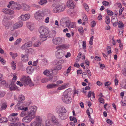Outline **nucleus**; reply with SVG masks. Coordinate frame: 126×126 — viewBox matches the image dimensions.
Wrapping results in <instances>:
<instances>
[{
	"instance_id": "1",
	"label": "nucleus",
	"mask_w": 126,
	"mask_h": 126,
	"mask_svg": "<svg viewBox=\"0 0 126 126\" xmlns=\"http://www.w3.org/2000/svg\"><path fill=\"white\" fill-rule=\"evenodd\" d=\"M39 33L41 35L40 36V40L43 42L47 40V37H48L49 32V29L42 26L39 28Z\"/></svg>"
},
{
	"instance_id": "2",
	"label": "nucleus",
	"mask_w": 126,
	"mask_h": 126,
	"mask_svg": "<svg viewBox=\"0 0 126 126\" xmlns=\"http://www.w3.org/2000/svg\"><path fill=\"white\" fill-rule=\"evenodd\" d=\"M71 94L72 91L70 89H67L65 90L63 93L62 97L63 102L66 104L70 103L72 100L71 97Z\"/></svg>"
},
{
	"instance_id": "3",
	"label": "nucleus",
	"mask_w": 126,
	"mask_h": 126,
	"mask_svg": "<svg viewBox=\"0 0 126 126\" xmlns=\"http://www.w3.org/2000/svg\"><path fill=\"white\" fill-rule=\"evenodd\" d=\"M21 80L22 81L25 86L29 85L30 86H32L34 85L32 82L30 77L28 76L27 77L25 76L23 77L21 79Z\"/></svg>"
},
{
	"instance_id": "4",
	"label": "nucleus",
	"mask_w": 126,
	"mask_h": 126,
	"mask_svg": "<svg viewBox=\"0 0 126 126\" xmlns=\"http://www.w3.org/2000/svg\"><path fill=\"white\" fill-rule=\"evenodd\" d=\"M30 110L28 111L27 115L32 119L35 116L37 107L35 106H32L30 108Z\"/></svg>"
},
{
	"instance_id": "5",
	"label": "nucleus",
	"mask_w": 126,
	"mask_h": 126,
	"mask_svg": "<svg viewBox=\"0 0 126 126\" xmlns=\"http://www.w3.org/2000/svg\"><path fill=\"white\" fill-rule=\"evenodd\" d=\"M48 119H50L52 123L56 125L60 126L61 124L58 121V119L56 118L55 116L51 114H48Z\"/></svg>"
},
{
	"instance_id": "6",
	"label": "nucleus",
	"mask_w": 126,
	"mask_h": 126,
	"mask_svg": "<svg viewBox=\"0 0 126 126\" xmlns=\"http://www.w3.org/2000/svg\"><path fill=\"white\" fill-rule=\"evenodd\" d=\"M65 7V5L64 4H58L54 8L53 12L54 13L61 12L64 10Z\"/></svg>"
},
{
	"instance_id": "7",
	"label": "nucleus",
	"mask_w": 126,
	"mask_h": 126,
	"mask_svg": "<svg viewBox=\"0 0 126 126\" xmlns=\"http://www.w3.org/2000/svg\"><path fill=\"white\" fill-rule=\"evenodd\" d=\"M52 41L54 44L58 45L60 44L64 43L65 41V39L63 37H55L53 38Z\"/></svg>"
},
{
	"instance_id": "8",
	"label": "nucleus",
	"mask_w": 126,
	"mask_h": 126,
	"mask_svg": "<svg viewBox=\"0 0 126 126\" xmlns=\"http://www.w3.org/2000/svg\"><path fill=\"white\" fill-rule=\"evenodd\" d=\"M18 109L22 110H23L21 112L19 115V116L20 117H22L26 116H27L28 113V111H27L28 110L27 107H24L23 106H20L18 107Z\"/></svg>"
},
{
	"instance_id": "9",
	"label": "nucleus",
	"mask_w": 126,
	"mask_h": 126,
	"mask_svg": "<svg viewBox=\"0 0 126 126\" xmlns=\"http://www.w3.org/2000/svg\"><path fill=\"white\" fill-rule=\"evenodd\" d=\"M23 24L22 21H20L14 24L11 28V31H13L15 30L22 27Z\"/></svg>"
},
{
	"instance_id": "10",
	"label": "nucleus",
	"mask_w": 126,
	"mask_h": 126,
	"mask_svg": "<svg viewBox=\"0 0 126 126\" xmlns=\"http://www.w3.org/2000/svg\"><path fill=\"white\" fill-rule=\"evenodd\" d=\"M56 110L58 114L64 113H66V110L63 106H58L56 108Z\"/></svg>"
},
{
	"instance_id": "11",
	"label": "nucleus",
	"mask_w": 126,
	"mask_h": 126,
	"mask_svg": "<svg viewBox=\"0 0 126 126\" xmlns=\"http://www.w3.org/2000/svg\"><path fill=\"white\" fill-rule=\"evenodd\" d=\"M42 13L41 12H37L34 15L35 18L37 20H41L43 19V17L42 16Z\"/></svg>"
},
{
	"instance_id": "12",
	"label": "nucleus",
	"mask_w": 126,
	"mask_h": 126,
	"mask_svg": "<svg viewBox=\"0 0 126 126\" xmlns=\"http://www.w3.org/2000/svg\"><path fill=\"white\" fill-rule=\"evenodd\" d=\"M30 17V15L29 14H25L24 15H22L19 17V20H21L23 21H25L28 19Z\"/></svg>"
},
{
	"instance_id": "13",
	"label": "nucleus",
	"mask_w": 126,
	"mask_h": 126,
	"mask_svg": "<svg viewBox=\"0 0 126 126\" xmlns=\"http://www.w3.org/2000/svg\"><path fill=\"white\" fill-rule=\"evenodd\" d=\"M68 117V114L66 113H64L58 114L59 118L62 120H65Z\"/></svg>"
},
{
	"instance_id": "14",
	"label": "nucleus",
	"mask_w": 126,
	"mask_h": 126,
	"mask_svg": "<svg viewBox=\"0 0 126 126\" xmlns=\"http://www.w3.org/2000/svg\"><path fill=\"white\" fill-rule=\"evenodd\" d=\"M8 120L14 123L18 122L19 120V118L17 117L12 116L11 115L8 116Z\"/></svg>"
},
{
	"instance_id": "15",
	"label": "nucleus",
	"mask_w": 126,
	"mask_h": 126,
	"mask_svg": "<svg viewBox=\"0 0 126 126\" xmlns=\"http://www.w3.org/2000/svg\"><path fill=\"white\" fill-rule=\"evenodd\" d=\"M3 22V24L5 26V28L6 29H8L9 27L12 25V23L8 22L6 19H4Z\"/></svg>"
},
{
	"instance_id": "16",
	"label": "nucleus",
	"mask_w": 126,
	"mask_h": 126,
	"mask_svg": "<svg viewBox=\"0 0 126 126\" xmlns=\"http://www.w3.org/2000/svg\"><path fill=\"white\" fill-rule=\"evenodd\" d=\"M25 99V97L24 95L22 94L19 95L17 99V101L19 102V103L17 104V105L18 106H19L20 103H21Z\"/></svg>"
},
{
	"instance_id": "17",
	"label": "nucleus",
	"mask_w": 126,
	"mask_h": 126,
	"mask_svg": "<svg viewBox=\"0 0 126 126\" xmlns=\"http://www.w3.org/2000/svg\"><path fill=\"white\" fill-rule=\"evenodd\" d=\"M21 5L19 4L14 3L12 4L11 8L14 10H17L20 9Z\"/></svg>"
},
{
	"instance_id": "18",
	"label": "nucleus",
	"mask_w": 126,
	"mask_h": 126,
	"mask_svg": "<svg viewBox=\"0 0 126 126\" xmlns=\"http://www.w3.org/2000/svg\"><path fill=\"white\" fill-rule=\"evenodd\" d=\"M69 21L68 20H66L65 19H62L61 21L60 24L63 26H64L63 24H65L66 25V26H68L69 24Z\"/></svg>"
},
{
	"instance_id": "19",
	"label": "nucleus",
	"mask_w": 126,
	"mask_h": 126,
	"mask_svg": "<svg viewBox=\"0 0 126 126\" xmlns=\"http://www.w3.org/2000/svg\"><path fill=\"white\" fill-rule=\"evenodd\" d=\"M32 120L31 118L27 115L23 118L22 120L24 122L28 123L30 122Z\"/></svg>"
},
{
	"instance_id": "20",
	"label": "nucleus",
	"mask_w": 126,
	"mask_h": 126,
	"mask_svg": "<svg viewBox=\"0 0 126 126\" xmlns=\"http://www.w3.org/2000/svg\"><path fill=\"white\" fill-rule=\"evenodd\" d=\"M2 11L5 14H13L14 13L13 11L7 8H5L3 9Z\"/></svg>"
},
{
	"instance_id": "21",
	"label": "nucleus",
	"mask_w": 126,
	"mask_h": 126,
	"mask_svg": "<svg viewBox=\"0 0 126 126\" xmlns=\"http://www.w3.org/2000/svg\"><path fill=\"white\" fill-rule=\"evenodd\" d=\"M67 6L69 8H74V2L72 0H70L67 1Z\"/></svg>"
},
{
	"instance_id": "22",
	"label": "nucleus",
	"mask_w": 126,
	"mask_h": 126,
	"mask_svg": "<svg viewBox=\"0 0 126 126\" xmlns=\"http://www.w3.org/2000/svg\"><path fill=\"white\" fill-rule=\"evenodd\" d=\"M34 67L32 66H30L27 67L26 69L27 73L29 74H32L33 71Z\"/></svg>"
},
{
	"instance_id": "23",
	"label": "nucleus",
	"mask_w": 126,
	"mask_h": 126,
	"mask_svg": "<svg viewBox=\"0 0 126 126\" xmlns=\"http://www.w3.org/2000/svg\"><path fill=\"white\" fill-rule=\"evenodd\" d=\"M9 87L10 90L11 91L14 90L16 89L15 85L13 82H11L10 84L9 85Z\"/></svg>"
},
{
	"instance_id": "24",
	"label": "nucleus",
	"mask_w": 126,
	"mask_h": 126,
	"mask_svg": "<svg viewBox=\"0 0 126 126\" xmlns=\"http://www.w3.org/2000/svg\"><path fill=\"white\" fill-rule=\"evenodd\" d=\"M22 8L25 11H28L30 10V6L25 4H23Z\"/></svg>"
},
{
	"instance_id": "25",
	"label": "nucleus",
	"mask_w": 126,
	"mask_h": 126,
	"mask_svg": "<svg viewBox=\"0 0 126 126\" xmlns=\"http://www.w3.org/2000/svg\"><path fill=\"white\" fill-rule=\"evenodd\" d=\"M7 106V104L6 102H5L3 103L1 106L0 109V111L5 110Z\"/></svg>"
},
{
	"instance_id": "26",
	"label": "nucleus",
	"mask_w": 126,
	"mask_h": 126,
	"mask_svg": "<svg viewBox=\"0 0 126 126\" xmlns=\"http://www.w3.org/2000/svg\"><path fill=\"white\" fill-rule=\"evenodd\" d=\"M57 52L56 56L58 58H61L64 56V54L63 53L58 52V51Z\"/></svg>"
},
{
	"instance_id": "27",
	"label": "nucleus",
	"mask_w": 126,
	"mask_h": 126,
	"mask_svg": "<svg viewBox=\"0 0 126 126\" xmlns=\"http://www.w3.org/2000/svg\"><path fill=\"white\" fill-rule=\"evenodd\" d=\"M62 68V66L60 65H58L56 66L55 68H53V71H54V72H56V74L57 73V71L61 70Z\"/></svg>"
},
{
	"instance_id": "28",
	"label": "nucleus",
	"mask_w": 126,
	"mask_h": 126,
	"mask_svg": "<svg viewBox=\"0 0 126 126\" xmlns=\"http://www.w3.org/2000/svg\"><path fill=\"white\" fill-rule=\"evenodd\" d=\"M22 60L24 62H26L28 61L29 59L27 55H21Z\"/></svg>"
},
{
	"instance_id": "29",
	"label": "nucleus",
	"mask_w": 126,
	"mask_h": 126,
	"mask_svg": "<svg viewBox=\"0 0 126 126\" xmlns=\"http://www.w3.org/2000/svg\"><path fill=\"white\" fill-rule=\"evenodd\" d=\"M56 34V32L54 30L51 31L48 34V37L51 38L54 36Z\"/></svg>"
},
{
	"instance_id": "30",
	"label": "nucleus",
	"mask_w": 126,
	"mask_h": 126,
	"mask_svg": "<svg viewBox=\"0 0 126 126\" xmlns=\"http://www.w3.org/2000/svg\"><path fill=\"white\" fill-rule=\"evenodd\" d=\"M42 121V118L40 116H36V121H35L41 125Z\"/></svg>"
},
{
	"instance_id": "31",
	"label": "nucleus",
	"mask_w": 126,
	"mask_h": 126,
	"mask_svg": "<svg viewBox=\"0 0 126 126\" xmlns=\"http://www.w3.org/2000/svg\"><path fill=\"white\" fill-rule=\"evenodd\" d=\"M45 124L46 126H54L53 124H51L50 120L47 119L45 121Z\"/></svg>"
},
{
	"instance_id": "32",
	"label": "nucleus",
	"mask_w": 126,
	"mask_h": 126,
	"mask_svg": "<svg viewBox=\"0 0 126 126\" xmlns=\"http://www.w3.org/2000/svg\"><path fill=\"white\" fill-rule=\"evenodd\" d=\"M57 85V84L52 83L48 84L47 87L48 88H53L56 87Z\"/></svg>"
},
{
	"instance_id": "33",
	"label": "nucleus",
	"mask_w": 126,
	"mask_h": 126,
	"mask_svg": "<svg viewBox=\"0 0 126 126\" xmlns=\"http://www.w3.org/2000/svg\"><path fill=\"white\" fill-rule=\"evenodd\" d=\"M27 26L28 28L31 31H32L33 29V26L31 25V24L30 23H28L27 24Z\"/></svg>"
},
{
	"instance_id": "34",
	"label": "nucleus",
	"mask_w": 126,
	"mask_h": 126,
	"mask_svg": "<svg viewBox=\"0 0 126 126\" xmlns=\"http://www.w3.org/2000/svg\"><path fill=\"white\" fill-rule=\"evenodd\" d=\"M8 120V119L5 117L1 118L0 119V123H6L7 122Z\"/></svg>"
},
{
	"instance_id": "35",
	"label": "nucleus",
	"mask_w": 126,
	"mask_h": 126,
	"mask_svg": "<svg viewBox=\"0 0 126 126\" xmlns=\"http://www.w3.org/2000/svg\"><path fill=\"white\" fill-rule=\"evenodd\" d=\"M30 126H41V125L37 122L34 121L31 123Z\"/></svg>"
},
{
	"instance_id": "36",
	"label": "nucleus",
	"mask_w": 126,
	"mask_h": 126,
	"mask_svg": "<svg viewBox=\"0 0 126 126\" xmlns=\"http://www.w3.org/2000/svg\"><path fill=\"white\" fill-rule=\"evenodd\" d=\"M61 61H59L57 60L54 61L53 63V64L55 65H59L61 64Z\"/></svg>"
},
{
	"instance_id": "37",
	"label": "nucleus",
	"mask_w": 126,
	"mask_h": 126,
	"mask_svg": "<svg viewBox=\"0 0 126 126\" xmlns=\"http://www.w3.org/2000/svg\"><path fill=\"white\" fill-rule=\"evenodd\" d=\"M47 2L46 0H40L39 1L38 3L41 5H43L46 4Z\"/></svg>"
},
{
	"instance_id": "38",
	"label": "nucleus",
	"mask_w": 126,
	"mask_h": 126,
	"mask_svg": "<svg viewBox=\"0 0 126 126\" xmlns=\"http://www.w3.org/2000/svg\"><path fill=\"white\" fill-rule=\"evenodd\" d=\"M42 41H41L40 40V41L39 42H35L34 43V47H38L39 46L41 45V44Z\"/></svg>"
},
{
	"instance_id": "39",
	"label": "nucleus",
	"mask_w": 126,
	"mask_h": 126,
	"mask_svg": "<svg viewBox=\"0 0 126 126\" xmlns=\"http://www.w3.org/2000/svg\"><path fill=\"white\" fill-rule=\"evenodd\" d=\"M106 23L107 24H109L110 22V20L109 16H106Z\"/></svg>"
},
{
	"instance_id": "40",
	"label": "nucleus",
	"mask_w": 126,
	"mask_h": 126,
	"mask_svg": "<svg viewBox=\"0 0 126 126\" xmlns=\"http://www.w3.org/2000/svg\"><path fill=\"white\" fill-rule=\"evenodd\" d=\"M121 72L123 75L126 77V68L123 69L122 70Z\"/></svg>"
},
{
	"instance_id": "41",
	"label": "nucleus",
	"mask_w": 126,
	"mask_h": 126,
	"mask_svg": "<svg viewBox=\"0 0 126 126\" xmlns=\"http://www.w3.org/2000/svg\"><path fill=\"white\" fill-rule=\"evenodd\" d=\"M81 54V52H79L78 55V56L76 59V61L78 62L79 61L80 58V56Z\"/></svg>"
},
{
	"instance_id": "42",
	"label": "nucleus",
	"mask_w": 126,
	"mask_h": 126,
	"mask_svg": "<svg viewBox=\"0 0 126 126\" xmlns=\"http://www.w3.org/2000/svg\"><path fill=\"white\" fill-rule=\"evenodd\" d=\"M21 48L23 50H24L28 48L26 44L25 43L21 47Z\"/></svg>"
},
{
	"instance_id": "43",
	"label": "nucleus",
	"mask_w": 126,
	"mask_h": 126,
	"mask_svg": "<svg viewBox=\"0 0 126 126\" xmlns=\"http://www.w3.org/2000/svg\"><path fill=\"white\" fill-rule=\"evenodd\" d=\"M54 72V71H53V69L50 71L48 70V72L47 76L50 77L52 73Z\"/></svg>"
},
{
	"instance_id": "44",
	"label": "nucleus",
	"mask_w": 126,
	"mask_h": 126,
	"mask_svg": "<svg viewBox=\"0 0 126 126\" xmlns=\"http://www.w3.org/2000/svg\"><path fill=\"white\" fill-rule=\"evenodd\" d=\"M103 4L105 6H108L109 4V2L106 1H104L102 2Z\"/></svg>"
},
{
	"instance_id": "45",
	"label": "nucleus",
	"mask_w": 126,
	"mask_h": 126,
	"mask_svg": "<svg viewBox=\"0 0 126 126\" xmlns=\"http://www.w3.org/2000/svg\"><path fill=\"white\" fill-rule=\"evenodd\" d=\"M108 53L109 54L111 53V47L110 46H108L107 47Z\"/></svg>"
},
{
	"instance_id": "46",
	"label": "nucleus",
	"mask_w": 126,
	"mask_h": 126,
	"mask_svg": "<svg viewBox=\"0 0 126 126\" xmlns=\"http://www.w3.org/2000/svg\"><path fill=\"white\" fill-rule=\"evenodd\" d=\"M10 54L12 56V57L13 58H15L17 56V53L14 54V53L10 52Z\"/></svg>"
},
{
	"instance_id": "47",
	"label": "nucleus",
	"mask_w": 126,
	"mask_h": 126,
	"mask_svg": "<svg viewBox=\"0 0 126 126\" xmlns=\"http://www.w3.org/2000/svg\"><path fill=\"white\" fill-rule=\"evenodd\" d=\"M98 100L101 103L104 104L105 103L104 99L101 97H100L98 99Z\"/></svg>"
},
{
	"instance_id": "48",
	"label": "nucleus",
	"mask_w": 126,
	"mask_h": 126,
	"mask_svg": "<svg viewBox=\"0 0 126 126\" xmlns=\"http://www.w3.org/2000/svg\"><path fill=\"white\" fill-rule=\"evenodd\" d=\"M21 39L20 38L17 39L15 42L14 44L15 45H17L18 44L21 42Z\"/></svg>"
},
{
	"instance_id": "49",
	"label": "nucleus",
	"mask_w": 126,
	"mask_h": 126,
	"mask_svg": "<svg viewBox=\"0 0 126 126\" xmlns=\"http://www.w3.org/2000/svg\"><path fill=\"white\" fill-rule=\"evenodd\" d=\"M84 8L86 11L88 12L89 11V8L88 6L86 4H85L84 5Z\"/></svg>"
},
{
	"instance_id": "50",
	"label": "nucleus",
	"mask_w": 126,
	"mask_h": 126,
	"mask_svg": "<svg viewBox=\"0 0 126 126\" xmlns=\"http://www.w3.org/2000/svg\"><path fill=\"white\" fill-rule=\"evenodd\" d=\"M107 14L108 15L112 16L113 15V13L112 11L110 10H108L107 11Z\"/></svg>"
},
{
	"instance_id": "51",
	"label": "nucleus",
	"mask_w": 126,
	"mask_h": 126,
	"mask_svg": "<svg viewBox=\"0 0 126 126\" xmlns=\"http://www.w3.org/2000/svg\"><path fill=\"white\" fill-rule=\"evenodd\" d=\"M78 31L79 32L81 33H83V28L80 27L78 28Z\"/></svg>"
},
{
	"instance_id": "52",
	"label": "nucleus",
	"mask_w": 126,
	"mask_h": 126,
	"mask_svg": "<svg viewBox=\"0 0 126 126\" xmlns=\"http://www.w3.org/2000/svg\"><path fill=\"white\" fill-rule=\"evenodd\" d=\"M34 50L32 48H30L28 49V52L29 54H32L34 52Z\"/></svg>"
},
{
	"instance_id": "53",
	"label": "nucleus",
	"mask_w": 126,
	"mask_h": 126,
	"mask_svg": "<svg viewBox=\"0 0 126 126\" xmlns=\"http://www.w3.org/2000/svg\"><path fill=\"white\" fill-rule=\"evenodd\" d=\"M66 86L67 85H63L61 87L58 88V89L59 90L63 89H65L66 88Z\"/></svg>"
},
{
	"instance_id": "54",
	"label": "nucleus",
	"mask_w": 126,
	"mask_h": 126,
	"mask_svg": "<svg viewBox=\"0 0 126 126\" xmlns=\"http://www.w3.org/2000/svg\"><path fill=\"white\" fill-rule=\"evenodd\" d=\"M26 45H27V47L28 48L30 47H31L32 46V42H28L26 43Z\"/></svg>"
},
{
	"instance_id": "55",
	"label": "nucleus",
	"mask_w": 126,
	"mask_h": 126,
	"mask_svg": "<svg viewBox=\"0 0 126 126\" xmlns=\"http://www.w3.org/2000/svg\"><path fill=\"white\" fill-rule=\"evenodd\" d=\"M86 41H84L82 43V47L84 49H85L86 48Z\"/></svg>"
},
{
	"instance_id": "56",
	"label": "nucleus",
	"mask_w": 126,
	"mask_h": 126,
	"mask_svg": "<svg viewBox=\"0 0 126 126\" xmlns=\"http://www.w3.org/2000/svg\"><path fill=\"white\" fill-rule=\"evenodd\" d=\"M118 27L120 28H121L122 27H124V24L122 22H121L120 23H118Z\"/></svg>"
},
{
	"instance_id": "57",
	"label": "nucleus",
	"mask_w": 126,
	"mask_h": 126,
	"mask_svg": "<svg viewBox=\"0 0 126 126\" xmlns=\"http://www.w3.org/2000/svg\"><path fill=\"white\" fill-rule=\"evenodd\" d=\"M94 37L93 36H92L90 38V40L89 42V44L91 45H92L93 44V39Z\"/></svg>"
},
{
	"instance_id": "58",
	"label": "nucleus",
	"mask_w": 126,
	"mask_h": 126,
	"mask_svg": "<svg viewBox=\"0 0 126 126\" xmlns=\"http://www.w3.org/2000/svg\"><path fill=\"white\" fill-rule=\"evenodd\" d=\"M16 63L14 62H12V64L13 66V69L15 70L16 69V65L15 64Z\"/></svg>"
},
{
	"instance_id": "59",
	"label": "nucleus",
	"mask_w": 126,
	"mask_h": 126,
	"mask_svg": "<svg viewBox=\"0 0 126 126\" xmlns=\"http://www.w3.org/2000/svg\"><path fill=\"white\" fill-rule=\"evenodd\" d=\"M60 47L62 48H66L68 47V46L66 44H64L61 46Z\"/></svg>"
},
{
	"instance_id": "60",
	"label": "nucleus",
	"mask_w": 126,
	"mask_h": 126,
	"mask_svg": "<svg viewBox=\"0 0 126 126\" xmlns=\"http://www.w3.org/2000/svg\"><path fill=\"white\" fill-rule=\"evenodd\" d=\"M0 61L1 62V63L3 64H5V61L3 58H0Z\"/></svg>"
},
{
	"instance_id": "61",
	"label": "nucleus",
	"mask_w": 126,
	"mask_h": 126,
	"mask_svg": "<svg viewBox=\"0 0 126 126\" xmlns=\"http://www.w3.org/2000/svg\"><path fill=\"white\" fill-rule=\"evenodd\" d=\"M94 59L95 60L99 61L101 60V59L100 57H98L97 56H96L94 57Z\"/></svg>"
},
{
	"instance_id": "62",
	"label": "nucleus",
	"mask_w": 126,
	"mask_h": 126,
	"mask_svg": "<svg viewBox=\"0 0 126 126\" xmlns=\"http://www.w3.org/2000/svg\"><path fill=\"white\" fill-rule=\"evenodd\" d=\"M107 123L110 125H112V122L110 119H108L107 120Z\"/></svg>"
},
{
	"instance_id": "63",
	"label": "nucleus",
	"mask_w": 126,
	"mask_h": 126,
	"mask_svg": "<svg viewBox=\"0 0 126 126\" xmlns=\"http://www.w3.org/2000/svg\"><path fill=\"white\" fill-rule=\"evenodd\" d=\"M74 66L77 67L79 68L80 67V65L77 63H75Z\"/></svg>"
},
{
	"instance_id": "64",
	"label": "nucleus",
	"mask_w": 126,
	"mask_h": 126,
	"mask_svg": "<svg viewBox=\"0 0 126 126\" xmlns=\"http://www.w3.org/2000/svg\"><path fill=\"white\" fill-rule=\"evenodd\" d=\"M83 20L84 21H86L88 20V18L86 15H85L83 17Z\"/></svg>"
}]
</instances>
